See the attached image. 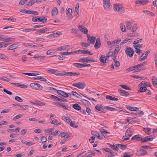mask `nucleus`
<instances>
[{
	"label": "nucleus",
	"mask_w": 157,
	"mask_h": 157,
	"mask_svg": "<svg viewBox=\"0 0 157 157\" xmlns=\"http://www.w3.org/2000/svg\"><path fill=\"white\" fill-rule=\"evenodd\" d=\"M103 6L105 10L109 11L112 8L110 0H103Z\"/></svg>",
	"instance_id": "f257e3e1"
},
{
	"label": "nucleus",
	"mask_w": 157,
	"mask_h": 157,
	"mask_svg": "<svg viewBox=\"0 0 157 157\" xmlns=\"http://www.w3.org/2000/svg\"><path fill=\"white\" fill-rule=\"evenodd\" d=\"M113 7L114 10L115 11H118L121 13L124 12L125 10L121 5L115 4L113 6Z\"/></svg>",
	"instance_id": "f03ea898"
},
{
	"label": "nucleus",
	"mask_w": 157,
	"mask_h": 157,
	"mask_svg": "<svg viewBox=\"0 0 157 157\" xmlns=\"http://www.w3.org/2000/svg\"><path fill=\"white\" fill-rule=\"evenodd\" d=\"M125 52L128 56L132 57L133 55L134 51L132 48L128 47L125 50Z\"/></svg>",
	"instance_id": "7ed1b4c3"
},
{
	"label": "nucleus",
	"mask_w": 157,
	"mask_h": 157,
	"mask_svg": "<svg viewBox=\"0 0 157 157\" xmlns=\"http://www.w3.org/2000/svg\"><path fill=\"white\" fill-rule=\"evenodd\" d=\"M30 86L37 90H41L43 88L42 86L38 83H32L30 84Z\"/></svg>",
	"instance_id": "20e7f679"
},
{
	"label": "nucleus",
	"mask_w": 157,
	"mask_h": 157,
	"mask_svg": "<svg viewBox=\"0 0 157 157\" xmlns=\"http://www.w3.org/2000/svg\"><path fill=\"white\" fill-rule=\"evenodd\" d=\"M79 30L85 34L88 33V29L84 26L79 25Z\"/></svg>",
	"instance_id": "39448f33"
},
{
	"label": "nucleus",
	"mask_w": 157,
	"mask_h": 157,
	"mask_svg": "<svg viewBox=\"0 0 157 157\" xmlns=\"http://www.w3.org/2000/svg\"><path fill=\"white\" fill-rule=\"evenodd\" d=\"M140 136L141 137V136L140 135H136L132 138V140H135L136 141H140L142 142L143 138L140 137Z\"/></svg>",
	"instance_id": "423d86ee"
},
{
	"label": "nucleus",
	"mask_w": 157,
	"mask_h": 157,
	"mask_svg": "<svg viewBox=\"0 0 157 157\" xmlns=\"http://www.w3.org/2000/svg\"><path fill=\"white\" fill-rule=\"evenodd\" d=\"M101 45L100 39L99 37L97 38L96 42L94 45L95 49H98L99 48Z\"/></svg>",
	"instance_id": "0eeeda50"
},
{
	"label": "nucleus",
	"mask_w": 157,
	"mask_h": 157,
	"mask_svg": "<svg viewBox=\"0 0 157 157\" xmlns=\"http://www.w3.org/2000/svg\"><path fill=\"white\" fill-rule=\"evenodd\" d=\"M69 46L68 45H66L65 46H63L61 47L58 48L56 50L57 51H64L66 50H68L69 48H70Z\"/></svg>",
	"instance_id": "6e6552de"
},
{
	"label": "nucleus",
	"mask_w": 157,
	"mask_h": 157,
	"mask_svg": "<svg viewBox=\"0 0 157 157\" xmlns=\"http://www.w3.org/2000/svg\"><path fill=\"white\" fill-rule=\"evenodd\" d=\"M118 92L121 95L123 96H128L130 94L128 92L125 91L124 90H121L120 89H119L118 90Z\"/></svg>",
	"instance_id": "1a4fd4ad"
},
{
	"label": "nucleus",
	"mask_w": 157,
	"mask_h": 157,
	"mask_svg": "<svg viewBox=\"0 0 157 157\" xmlns=\"http://www.w3.org/2000/svg\"><path fill=\"white\" fill-rule=\"evenodd\" d=\"M95 109L98 111H99L101 113H105V112H103L104 109L103 106L101 105H97L95 107Z\"/></svg>",
	"instance_id": "9d476101"
},
{
	"label": "nucleus",
	"mask_w": 157,
	"mask_h": 157,
	"mask_svg": "<svg viewBox=\"0 0 157 157\" xmlns=\"http://www.w3.org/2000/svg\"><path fill=\"white\" fill-rule=\"evenodd\" d=\"M148 0H139L136 2V4H139L140 5H144L148 2Z\"/></svg>",
	"instance_id": "9b49d317"
},
{
	"label": "nucleus",
	"mask_w": 157,
	"mask_h": 157,
	"mask_svg": "<svg viewBox=\"0 0 157 157\" xmlns=\"http://www.w3.org/2000/svg\"><path fill=\"white\" fill-rule=\"evenodd\" d=\"M108 58L105 56L101 55L100 58V62L103 63H106Z\"/></svg>",
	"instance_id": "f8f14e48"
},
{
	"label": "nucleus",
	"mask_w": 157,
	"mask_h": 157,
	"mask_svg": "<svg viewBox=\"0 0 157 157\" xmlns=\"http://www.w3.org/2000/svg\"><path fill=\"white\" fill-rule=\"evenodd\" d=\"M31 103L32 104L37 106H41L44 105L45 104L44 102H41L40 101H36L34 102H31Z\"/></svg>",
	"instance_id": "ddd939ff"
},
{
	"label": "nucleus",
	"mask_w": 157,
	"mask_h": 157,
	"mask_svg": "<svg viewBox=\"0 0 157 157\" xmlns=\"http://www.w3.org/2000/svg\"><path fill=\"white\" fill-rule=\"evenodd\" d=\"M47 20V18H46L44 16L38 17V21L42 22L43 23H45L46 22Z\"/></svg>",
	"instance_id": "4468645a"
},
{
	"label": "nucleus",
	"mask_w": 157,
	"mask_h": 157,
	"mask_svg": "<svg viewBox=\"0 0 157 157\" xmlns=\"http://www.w3.org/2000/svg\"><path fill=\"white\" fill-rule=\"evenodd\" d=\"M18 45L16 44H14L10 46L8 48V50H12L15 49L18 47Z\"/></svg>",
	"instance_id": "2eb2a0df"
},
{
	"label": "nucleus",
	"mask_w": 157,
	"mask_h": 157,
	"mask_svg": "<svg viewBox=\"0 0 157 157\" xmlns=\"http://www.w3.org/2000/svg\"><path fill=\"white\" fill-rule=\"evenodd\" d=\"M153 137L150 138L149 136H146L144 137V139H143L142 142L143 143L148 141H151L153 140Z\"/></svg>",
	"instance_id": "dca6fc26"
},
{
	"label": "nucleus",
	"mask_w": 157,
	"mask_h": 157,
	"mask_svg": "<svg viewBox=\"0 0 157 157\" xmlns=\"http://www.w3.org/2000/svg\"><path fill=\"white\" fill-rule=\"evenodd\" d=\"M152 82L153 85L155 87H157V78L154 76L152 78Z\"/></svg>",
	"instance_id": "f3484780"
},
{
	"label": "nucleus",
	"mask_w": 157,
	"mask_h": 157,
	"mask_svg": "<svg viewBox=\"0 0 157 157\" xmlns=\"http://www.w3.org/2000/svg\"><path fill=\"white\" fill-rule=\"evenodd\" d=\"M86 84L84 82H79V89H83L85 88Z\"/></svg>",
	"instance_id": "a211bd4d"
},
{
	"label": "nucleus",
	"mask_w": 157,
	"mask_h": 157,
	"mask_svg": "<svg viewBox=\"0 0 157 157\" xmlns=\"http://www.w3.org/2000/svg\"><path fill=\"white\" fill-rule=\"evenodd\" d=\"M139 36V34L137 32H132V33L128 35V36L133 37H137Z\"/></svg>",
	"instance_id": "6ab92c4d"
},
{
	"label": "nucleus",
	"mask_w": 157,
	"mask_h": 157,
	"mask_svg": "<svg viewBox=\"0 0 157 157\" xmlns=\"http://www.w3.org/2000/svg\"><path fill=\"white\" fill-rule=\"evenodd\" d=\"M139 154L141 155H143L147 154V152L145 150L140 149L137 151Z\"/></svg>",
	"instance_id": "aec40b11"
},
{
	"label": "nucleus",
	"mask_w": 157,
	"mask_h": 157,
	"mask_svg": "<svg viewBox=\"0 0 157 157\" xmlns=\"http://www.w3.org/2000/svg\"><path fill=\"white\" fill-rule=\"evenodd\" d=\"M127 25L126 27L127 29L128 30H130L131 29V28L132 26V22L131 21H127L126 22Z\"/></svg>",
	"instance_id": "412c9836"
},
{
	"label": "nucleus",
	"mask_w": 157,
	"mask_h": 157,
	"mask_svg": "<svg viewBox=\"0 0 157 157\" xmlns=\"http://www.w3.org/2000/svg\"><path fill=\"white\" fill-rule=\"evenodd\" d=\"M90 65L88 63H79V68H82L83 67H89L90 66Z\"/></svg>",
	"instance_id": "4be33fe9"
},
{
	"label": "nucleus",
	"mask_w": 157,
	"mask_h": 157,
	"mask_svg": "<svg viewBox=\"0 0 157 157\" xmlns=\"http://www.w3.org/2000/svg\"><path fill=\"white\" fill-rule=\"evenodd\" d=\"M117 147L118 148V150L119 148L121 149H124L127 147V146L125 145L121 144H117Z\"/></svg>",
	"instance_id": "5701e85b"
},
{
	"label": "nucleus",
	"mask_w": 157,
	"mask_h": 157,
	"mask_svg": "<svg viewBox=\"0 0 157 157\" xmlns=\"http://www.w3.org/2000/svg\"><path fill=\"white\" fill-rule=\"evenodd\" d=\"M120 26L121 30L123 32H125L126 31V29L123 23L120 24Z\"/></svg>",
	"instance_id": "b1692460"
},
{
	"label": "nucleus",
	"mask_w": 157,
	"mask_h": 157,
	"mask_svg": "<svg viewBox=\"0 0 157 157\" xmlns=\"http://www.w3.org/2000/svg\"><path fill=\"white\" fill-rule=\"evenodd\" d=\"M147 63L146 62H144L142 63L138 64L136 65V68L138 69H140L141 67L146 65L147 64Z\"/></svg>",
	"instance_id": "393cba45"
},
{
	"label": "nucleus",
	"mask_w": 157,
	"mask_h": 157,
	"mask_svg": "<svg viewBox=\"0 0 157 157\" xmlns=\"http://www.w3.org/2000/svg\"><path fill=\"white\" fill-rule=\"evenodd\" d=\"M76 52H61L60 54L63 55H68L76 53Z\"/></svg>",
	"instance_id": "a878e982"
},
{
	"label": "nucleus",
	"mask_w": 157,
	"mask_h": 157,
	"mask_svg": "<svg viewBox=\"0 0 157 157\" xmlns=\"http://www.w3.org/2000/svg\"><path fill=\"white\" fill-rule=\"evenodd\" d=\"M151 128H144L145 133L149 135L151 134Z\"/></svg>",
	"instance_id": "bb28decb"
},
{
	"label": "nucleus",
	"mask_w": 157,
	"mask_h": 157,
	"mask_svg": "<svg viewBox=\"0 0 157 157\" xmlns=\"http://www.w3.org/2000/svg\"><path fill=\"white\" fill-rule=\"evenodd\" d=\"M15 40V39L14 38H7L5 39L4 41L6 42H14Z\"/></svg>",
	"instance_id": "cd10ccee"
},
{
	"label": "nucleus",
	"mask_w": 157,
	"mask_h": 157,
	"mask_svg": "<svg viewBox=\"0 0 157 157\" xmlns=\"http://www.w3.org/2000/svg\"><path fill=\"white\" fill-rule=\"evenodd\" d=\"M62 119L65 121H66L68 123H69L70 122L71 119L69 117L65 116H63Z\"/></svg>",
	"instance_id": "c85d7f7f"
},
{
	"label": "nucleus",
	"mask_w": 157,
	"mask_h": 157,
	"mask_svg": "<svg viewBox=\"0 0 157 157\" xmlns=\"http://www.w3.org/2000/svg\"><path fill=\"white\" fill-rule=\"evenodd\" d=\"M121 48L117 47L115 48L114 53V55H117L118 52L120 50Z\"/></svg>",
	"instance_id": "c756f323"
},
{
	"label": "nucleus",
	"mask_w": 157,
	"mask_h": 157,
	"mask_svg": "<svg viewBox=\"0 0 157 157\" xmlns=\"http://www.w3.org/2000/svg\"><path fill=\"white\" fill-rule=\"evenodd\" d=\"M28 14H33L36 15H37L39 14V13L38 12L34 11H31L29 10V11Z\"/></svg>",
	"instance_id": "7c9ffc66"
},
{
	"label": "nucleus",
	"mask_w": 157,
	"mask_h": 157,
	"mask_svg": "<svg viewBox=\"0 0 157 157\" xmlns=\"http://www.w3.org/2000/svg\"><path fill=\"white\" fill-rule=\"evenodd\" d=\"M119 86L124 89L128 90H131V89L130 88L126 85H120Z\"/></svg>",
	"instance_id": "2f4dec72"
},
{
	"label": "nucleus",
	"mask_w": 157,
	"mask_h": 157,
	"mask_svg": "<svg viewBox=\"0 0 157 157\" xmlns=\"http://www.w3.org/2000/svg\"><path fill=\"white\" fill-rule=\"evenodd\" d=\"M132 135L131 133V131L129 129H128L126 132V135L130 137Z\"/></svg>",
	"instance_id": "473e14b6"
},
{
	"label": "nucleus",
	"mask_w": 157,
	"mask_h": 157,
	"mask_svg": "<svg viewBox=\"0 0 157 157\" xmlns=\"http://www.w3.org/2000/svg\"><path fill=\"white\" fill-rule=\"evenodd\" d=\"M96 38L95 37L93 36H91V37H90V40H88L90 41L91 43L94 44L96 40Z\"/></svg>",
	"instance_id": "72a5a7b5"
},
{
	"label": "nucleus",
	"mask_w": 157,
	"mask_h": 157,
	"mask_svg": "<svg viewBox=\"0 0 157 157\" xmlns=\"http://www.w3.org/2000/svg\"><path fill=\"white\" fill-rule=\"evenodd\" d=\"M131 76L135 78L139 79H144L145 78V77H142L139 76H138L137 75H132Z\"/></svg>",
	"instance_id": "f704fd0d"
},
{
	"label": "nucleus",
	"mask_w": 157,
	"mask_h": 157,
	"mask_svg": "<svg viewBox=\"0 0 157 157\" xmlns=\"http://www.w3.org/2000/svg\"><path fill=\"white\" fill-rule=\"evenodd\" d=\"M105 109L108 110H110V111H116L117 110V109L115 108L108 106L105 107Z\"/></svg>",
	"instance_id": "c9c22d12"
},
{
	"label": "nucleus",
	"mask_w": 157,
	"mask_h": 157,
	"mask_svg": "<svg viewBox=\"0 0 157 157\" xmlns=\"http://www.w3.org/2000/svg\"><path fill=\"white\" fill-rule=\"evenodd\" d=\"M61 95L63 97H64L67 98L69 96V95H68V94H67V93H66L65 92L63 91H61Z\"/></svg>",
	"instance_id": "e433bc0d"
},
{
	"label": "nucleus",
	"mask_w": 157,
	"mask_h": 157,
	"mask_svg": "<svg viewBox=\"0 0 157 157\" xmlns=\"http://www.w3.org/2000/svg\"><path fill=\"white\" fill-rule=\"evenodd\" d=\"M142 41V39H139V38H138L136 39V40L133 42V44H138V43L141 42Z\"/></svg>",
	"instance_id": "4c0bfd02"
},
{
	"label": "nucleus",
	"mask_w": 157,
	"mask_h": 157,
	"mask_svg": "<svg viewBox=\"0 0 157 157\" xmlns=\"http://www.w3.org/2000/svg\"><path fill=\"white\" fill-rule=\"evenodd\" d=\"M138 28L137 25L136 24H135L133 26L132 29V32H135L136 30Z\"/></svg>",
	"instance_id": "58836bf2"
},
{
	"label": "nucleus",
	"mask_w": 157,
	"mask_h": 157,
	"mask_svg": "<svg viewBox=\"0 0 157 157\" xmlns=\"http://www.w3.org/2000/svg\"><path fill=\"white\" fill-rule=\"evenodd\" d=\"M61 106H62L64 109L67 110H70L71 109V108L68 106H66L65 105H63V104H62Z\"/></svg>",
	"instance_id": "ea45409f"
},
{
	"label": "nucleus",
	"mask_w": 157,
	"mask_h": 157,
	"mask_svg": "<svg viewBox=\"0 0 157 157\" xmlns=\"http://www.w3.org/2000/svg\"><path fill=\"white\" fill-rule=\"evenodd\" d=\"M136 68V66H135L133 67H130L129 68L127 69L126 70V71H132L135 69Z\"/></svg>",
	"instance_id": "a19ab883"
},
{
	"label": "nucleus",
	"mask_w": 157,
	"mask_h": 157,
	"mask_svg": "<svg viewBox=\"0 0 157 157\" xmlns=\"http://www.w3.org/2000/svg\"><path fill=\"white\" fill-rule=\"evenodd\" d=\"M48 71L52 73L53 74H55L56 75V74H57L56 73L58 72V70H54V69H49L48 70Z\"/></svg>",
	"instance_id": "79ce46f5"
},
{
	"label": "nucleus",
	"mask_w": 157,
	"mask_h": 157,
	"mask_svg": "<svg viewBox=\"0 0 157 157\" xmlns=\"http://www.w3.org/2000/svg\"><path fill=\"white\" fill-rule=\"evenodd\" d=\"M22 74L29 76H36L39 75V74L29 73H22Z\"/></svg>",
	"instance_id": "37998d69"
},
{
	"label": "nucleus",
	"mask_w": 157,
	"mask_h": 157,
	"mask_svg": "<svg viewBox=\"0 0 157 157\" xmlns=\"http://www.w3.org/2000/svg\"><path fill=\"white\" fill-rule=\"evenodd\" d=\"M57 13V9L56 8H54L52 11V16L56 15Z\"/></svg>",
	"instance_id": "c03bdc74"
},
{
	"label": "nucleus",
	"mask_w": 157,
	"mask_h": 157,
	"mask_svg": "<svg viewBox=\"0 0 157 157\" xmlns=\"http://www.w3.org/2000/svg\"><path fill=\"white\" fill-rule=\"evenodd\" d=\"M130 39L127 38L125 39H124V40H123L121 42L120 44V45H123L125 43H126L128 42L129 41H130Z\"/></svg>",
	"instance_id": "a18cd8bd"
},
{
	"label": "nucleus",
	"mask_w": 157,
	"mask_h": 157,
	"mask_svg": "<svg viewBox=\"0 0 157 157\" xmlns=\"http://www.w3.org/2000/svg\"><path fill=\"white\" fill-rule=\"evenodd\" d=\"M146 90V87L142 86L139 90V91L140 92H145Z\"/></svg>",
	"instance_id": "49530a36"
},
{
	"label": "nucleus",
	"mask_w": 157,
	"mask_h": 157,
	"mask_svg": "<svg viewBox=\"0 0 157 157\" xmlns=\"http://www.w3.org/2000/svg\"><path fill=\"white\" fill-rule=\"evenodd\" d=\"M80 60L82 61L83 62L89 63L88 58L87 57L82 58L80 59Z\"/></svg>",
	"instance_id": "de8ad7c7"
},
{
	"label": "nucleus",
	"mask_w": 157,
	"mask_h": 157,
	"mask_svg": "<svg viewBox=\"0 0 157 157\" xmlns=\"http://www.w3.org/2000/svg\"><path fill=\"white\" fill-rule=\"evenodd\" d=\"M75 15H76V13H77V15L78 14V4L76 6L75 10Z\"/></svg>",
	"instance_id": "09e8293b"
},
{
	"label": "nucleus",
	"mask_w": 157,
	"mask_h": 157,
	"mask_svg": "<svg viewBox=\"0 0 157 157\" xmlns=\"http://www.w3.org/2000/svg\"><path fill=\"white\" fill-rule=\"evenodd\" d=\"M19 106L20 107L23 109L24 110H26L27 109L29 108V106L27 105H23L22 106V105H19Z\"/></svg>",
	"instance_id": "8fccbe9b"
},
{
	"label": "nucleus",
	"mask_w": 157,
	"mask_h": 157,
	"mask_svg": "<svg viewBox=\"0 0 157 157\" xmlns=\"http://www.w3.org/2000/svg\"><path fill=\"white\" fill-rule=\"evenodd\" d=\"M22 116V115L21 114H18L16 116L14 117L13 118V120H15L16 119H17L20 118V117H21Z\"/></svg>",
	"instance_id": "3c124183"
},
{
	"label": "nucleus",
	"mask_w": 157,
	"mask_h": 157,
	"mask_svg": "<svg viewBox=\"0 0 157 157\" xmlns=\"http://www.w3.org/2000/svg\"><path fill=\"white\" fill-rule=\"evenodd\" d=\"M144 12L145 13H146L147 14V15H150L151 16H154V14L152 12H151L149 11L146 10V11H144Z\"/></svg>",
	"instance_id": "603ef678"
},
{
	"label": "nucleus",
	"mask_w": 157,
	"mask_h": 157,
	"mask_svg": "<svg viewBox=\"0 0 157 157\" xmlns=\"http://www.w3.org/2000/svg\"><path fill=\"white\" fill-rule=\"evenodd\" d=\"M120 64V62L117 60L114 61V65L116 67H119Z\"/></svg>",
	"instance_id": "864d4df0"
},
{
	"label": "nucleus",
	"mask_w": 157,
	"mask_h": 157,
	"mask_svg": "<svg viewBox=\"0 0 157 157\" xmlns=\"http://www.w3.org/2000/svg\"><path fill=\"white\" fill-rule=\"evenodd\" d=\"M100 131L101 132L102 134H106L107 133H109L107 131H105L104 129L102 128L101 129H100Z\"/></svg>",
	"instance_id": "5fc2aeb1"
},
{
	"label": "nucleus",
	"mask_w": 157,
	"mask_h": 157,
	"mask_svg": "<svg viewBox=\"0 0 157 157\" xmlns=\"http://www.w3.org/2000/svg\"><path fill=\"white\" fill-rule=\"evenodd\" d=\"M113 52L110 51L107 53V56H105L108 59L109 57L113 55Z\"/></svg>",
	"instance_id": "6e6d98bb"
},
{
	"label": "nucleus",
	"mask_w": 157,
	"mask_h": 157,
	"mask_svg": "<svg viewBox=\"0 0 157 157\" xmlns=\"http://www.w3.org/2000/svg\"><path fill=\"white\" fill-rule=\"evenodd\" d=\"M35 2L33 0H31L30 2H29L28 3L26 4V5L29 6H31Z\"/></svg>",
	"instance_id": "4d7b16f0"
},
{
	"label": "nucleus",
	"mask_w": 157,
	"mask_h": 157,
	"mask_svg": "<svg viewBox=\"0 0 157 157\" xmlns=\"http://www.w3.org/2000/svg\"><path fill=\"white\" fill-rule=\"evenodd\" d=\"M14 99L16 100L19 102H22L23 101L22 99L18 96L15 97Z\"/></svg>",
	"instance_id": "13d9d810"
},
{
	"label": "nucleus",
	"mask_w": 157,
	"mask_h": 157,
	"mask_svg": "<svg viewBox=\"0 0 157 157\" xmlns=\"http://www.w3.org/2000/svg\"><path fill=\"white\" fill-rule=\"evenodd\" d=\"M47 138L45 136H43L41 137V140L42 141V142L43 143L46 142L47 141Z\"/></svg>",
	"instance_id": "bf43d9fd"
},
{
	"label": "nucleus",
	"mask_w": 157,
	"mask_h": 157,
	"mask_svg": "<svg viewBox=\"0 0 157 157\" xmlns=\"http://www.w3.org/2000/svg\"><path fill=\"white\" fill-rule=\"evenodd\" d=\"M58 100L60 101H63V102H67L68 101L67 100L65 99L64 98H58Z\"/></svg>",
	"instance_id": "052dcab7"
},
{
	"label": "nucleus",
	"mask_w": 157,
	"mask_h": 157,
	"mask_svg": "<svg viewBox=\"0 0 157 157\" xmlns=\"http://www.w3.org/2000/svg\"><path fill=\"white\" fill-rule=\"evenodd\" d=\"M113 97L112 96L109 95H107L105 97V98L106 99L109 100H113Z\"/></svg>",
	"instance_id": "680f3d73"
},
{
	"label": "nucleus",
	"mask_w": 157,
	"mask_h": 157,
	"mask_svg": "<svg viewBox=\"0 0 157 157\" xmlns=\"http://www.w3.org/2000/svg\"><path fill=\"white\" fill-rule=\"evenodd\" d=\"M112 146L113 147L112 148L113 150L116 151H118V148L117 147V144H113V145Z\"/></svg>",
	"instance_id": "e2e57ef3"
},
{
	"label": "nucleus",
	"mask_w": 157,
	"mask_h": 157,
	"mask_svg": "<svg viewBox=\"0 0 157 157\" xmlns=\"http://www.w3.org/2000/svg\"><path fill=\"white\" fill-rule=\"evenodd\" d=\"M73 107L75 109L78 110V104H74L73 105Z\"/></svg>",
	"instance_id": "0e129e2a"
},
{
	"label": "nucleus",
	"mask_w": 157,
	"mask_h": 157,
	"mask_svg": "<svg viewBox=\"0 0 157 157\" xmlns=\"http://www.w3.org/2000/svg\"><path fill=\"white\" fill-rule=\"evenodd\" d=\"M144 54H143L139 58V60L140 61L144 60L146 58H145V56H144Z\"/></svg>",
	"instance_id": "69168bd1"
},
{
	"label": "nucleus",
	"mask_w": 157,
	"mask_h": 157,
	"mask_svg": "<svg viewBox=\"0 0 157 157\" xmlns=\"http://www.w3.org/2000/svg\"><path fill=\"white\" fill-rule=\"evenodd\" d=\"M35 33L36 34L39 35L40 33H43L42 29H40L39 30L36 31L35 32Z\"/></svg>",
	"instance_id": "338daca9"
},
{
	"label": "nucleus",
	"mask_w": 157,
	"mask_h": 157,
	"mask_svg": "<svg viewBox=\"0 0 157 157\" xmlns=\"http://www.w3.org/2000/svg\"><path fill=\"white\" fill-rule=\"evenodd\" d=\"M70 125L71 126L75 128H77L78 127V126L77 125L73 123L72 121H71L70 123Z\"/></svg>",
	"instance_id": "774afa93"
}]
</instances>
